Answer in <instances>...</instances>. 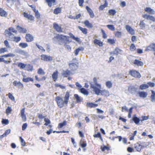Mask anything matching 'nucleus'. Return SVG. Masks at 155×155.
I'll list each match as a JSON object with an SVG mask.
<instances>
[{"label":"nucleus","mask_w":155,"mask_h":155,"mask_svg":"<svg viewBox=\"0 0 155 155\" xmlns=\"http://www.w3.org/2000/svg\"><path fill=\"white\" fill-rule=\"evenodd\" d=\"M70 97V93L68 91H67L64 97V100L63 98L60 96H58L55 97V101L58 107L61 108L68 104Z\"/></svg>","instance_id":"obj_1"},{"label":"nucleus","mask_w":155,"mask_h":155,"mask_svg":"<svg viewBox=\"0 0 155 155\" xmlns=\"http://www.w3.org/2000/svg\"><path fill=\"white\" fill-rule=\"evenodd\" d=\"M59 41V44L61 45L62 43H64V46L68 51H70L71 48L70 46L67 45V43H69L71 42V41L69 40L70 37L64 35H63L58 34L57 35L54 37Z\"/></svg>","instance_id":"obj_2"},{"label":"nucleus","mask_w":155,"mask_h":155,"mask_svg":"<svg viewBox=\"0 0 155 155\" xmlns=\"http://www.w3.org/2000/svg\"><path fill=\"white\" fill-rule=\"evenodd\" d=\"M91 87L93 89L95 94L97 95H99L100 93L102 95L105 97H108L110 95L109 92L107 90H100V88H97L93 84H91Z\"/></svg>","instance_id":"obj_3"},{"label":"nucleus","mask_w":155,"mask_h":155,"mask_svg":"<svg viewBox=\"0 0 155 155\" xmlns=\"http://www.w3.org/2000/svg\"><path fill=\"white\" fill-rule=\"evenodd\" d=\"M79 63L76 58L72 59L71 63L68 64L69 68L72 72L76 70L78 67Z\"/></svg>","instance_id":"obj_4"},{"label":"nucleus","mask_w":155,"mask_h":155,"mask_svg":"<svg viewBox=\"0 0 155 155\" xmlns=\"http://www.w3.org/2000/svg\"><path fill=\"white\" fill-rule=\"evenodd\" d=\"M15 56V54L12 53H8L1 55L0 57V62H3L6 64H10L12 62V61L6 60H5L4 58L8 57H14Z\"/></svg>","instance_id":"obj_5"},{"label":"nucleus","mask_w":155,"mask_h":155,"mask_svg":"<svg viewBox=\"0 0 155 155\" xmlns=\"http://www.w3.org/2000/svg\"><path fill=\"white\" fill-rule=\"evenodd\" d=\"M129 74L132 77L136 78H140L141 77L140 73L135 70H130L129 71Z\"/></svg>","instance_id":"obj_6"},{"label":"nucleus","mask_w":155,"mask_h":155,"mask_svg":"<svg viewBox=\"0 0 155 155\" xmlns=\"http://www.w3.org/2000/svg\"><path fill=\"white\" fill-rule=\"evenodd\" d=\"M41 60L45 61H51L53 60V58L51 56L45 54L41 55Z\"/></svg>","instance_id":"obj_7"},{"label":"nucleus","mask_w":155,"mask_h":155,"mask_svg":"<svg viewBox=\"0 0 155 155\" xmlns=\"http://www.w3.org/2000/svg\"><path fill=\"white\" fill-rule=\"evenodd\" d=\"M144 147L142 143L140 142H137L134 145V148L137 151L140 152L141 149Z\"/></svg>","instance_id":"obj_8"},{"label":"nucleus","mask_w":155,"mask_h":155,"mask_svg":"<svg viewBox=\"0 0 155 155\" xmlns=\"http://www.w3.org/2000/svg\"><path fill=\"white\" fill-rule=\"evenodd\" d=\"M53 27L58 32H63L62 28L56 23L55 22L53 24Z\"/></svg>","instance_id":"obj_9"},{"label":"nucleus","mask_w":155,"mask_h":155,"mask_svg":"<svg viewBox=\"0 0 155 155\" xmlns=\"http://www.w3.org/2000/svg\"><path fill=\"white\" fill-rule=\"evenodd\" d=\"M73 73L70 71L68 70H66V71H64L62 73V75L64 78H67L69 77L71 75H72Z\"/></svg>","instance_id":"obj_10"},{"label":"nucleus","mask_w":155,"mask_h":155,"mask_svg":"<svg viewBox=\"0 0 155 155\" xmlns=\"http://www.w3.org/2000/svg\"><path fill=\"white\" fill-rule=\"evenodd\" d=\"M23 15L25 18H27L29 20L33 21L34 20V17L32 15L28 14V13L25 12L23 13Z\"/></svg>","instance_id":"obj_11"},{"label":"nucleus","mask_w":155,"mask_h":155,"mask_svg":"<svg viewBox=\"0 0 155 155\" xmlns=\"http://www.w3.org/2000/svg\"><path fill=\"white\" fill-rule=\"evenodd\" d=\"M26 41L27 42H30L34 40L33 36L30 34H27L25 36Z\"/></svg>","instance_id":"obj_12"},{"label":"nucleus","mask_w":155,"mask_h":155,"mask_svg":"<svg viewBox=\"0 0 155 155\" xmlns=\"http://www.w3.org/2000/svg\"><path fill=\"white\" fill-rule=\"evenodd\" d=\"M13 84L14 86L19 89L22 88L23 87V84L20 81L17 82L16 81H15L13 82Z\"/></svg>","instance_id":"obj_13"},{"label":"nucleus","mask_w":155,"mask_h":155,"mask_svg":"<svg viewBox=\"0 0 155 155\" xmlns=\"http://www.w3.org/2000/svg\"><path fill=\"white\" fill-rule=\"evenodd\" d=\"M125 28L126 30L131 35H134V30L129 25H126Z\"/></svg>","instance_id":"obj_14"},{"label":"nucleus","mask_w":155,"mask_h":155,"mask_svg":"<svg viewBox=\"0 0 155 155\" xmlns=\"http://www.w3.org/2000/svg\"><path fill=\"white\" fill-rule=\"evenodd\" d=\"M58 72L57 70L55 71L52 74V78L54 81L55 82L58 78Z\"/></svg>","instance_id":"obj_15"},{"label":"nucleus","mask_w":155,"mask_h":155,"mask_svg":"<svg viewBox=\"0 0 155 155\" xmlns=\"http://www.w3.org/2000/svg\"><path fill=\"white\" fill-rule=\"evenodd\" d=\"M86 9L88 13L90 18H93L94 17V15L93 11L88 6H86Z\"/></svg>","instance_id":"obj_16"},{"label":"nucleus","mask_w":155,"mask_h":155,"mask_svg":"<svg viewBox=\"0 0 155 155\" xmlns=\"http://www.w3.org/2000/svg\"><path fill=\"white\" fill-rule=\"evenodd\" d=\"M16 28L19 32L20 33H25L27 32V30L26 29L20 27L19 25H17L16 27Z\"/></svg>","instance_id":"obj_17"},{"label":"nucleus","mask_w":155,"mask_h":155,"mask_svg":"<svg viewBox=\"0 0 155 155\" xmlns=\"http://www.w3.org/2000/svg\"><path fill=\"white\" fill-rule=\"evenodd\" d=\"M74 97L76 99V102L77 103H80L83 100V98L82 97H79L77 94H74Z\"/></svg>","instance_id":"obj_18"},{"label":"nucleus","mask_w":155,"mask_h":155,"mask_svg":"<svg viewBox=\"0 0 155 155\" xmlns=\"http://www.w3.org/2000/svg\"><path fill=\"white\" fill-rule=\"evenodd\" d=\"M7 15V12L2 8L0 7V16L1 17H6Z\"/></svg>","instance_id":"obj_19"},{"label":"nucleus","mask_w":155,"mask_h":155,"mask_svg":"<svg viewBox=\"0 0 155 155\" xmlns=\"http://www.w3.org/2000/svg\"><path fill=\"white\" fill-rule=\"evenodd\" d=\"M122 51L118 48H116L115 49L114 51L113 52H111L110 54H113L117 55L119 54H121Z\"/></svg>","instance_id":"obj_20"},{"label":"nucleus","mask_w":155,"mask_h":155,"mask_svg":"<svg viewBox=\"0 0 155 155\" xmlns=\"http://www.w3.org/2000/svg\"><path fill=\"white\" fill-rule=\"evenodd\" d=\"M25 108H23L21 110V118L24 121H25L26 120V115L25 114Z\"/></svg>","instance_id":"obj_21"},{"label":"nucleus","mask_w":155,"mask_h":155,"mask_svg":"<svg viewBox=\"0 0 155 155\" xmlns=\"http://www.w3.org/2000/svg\"><path fill=\"white\" fill-rule=\"evenodd\" d=\"M93 42L95 45H97L100 47H102L103 45L102 42L97 39H95L94 40Z\"/></svg>","instance_id":"obj_22"},{"label":"nucleus","mask_w":155,"mask_h":155,"mask_svg":"<svg viewBox=\"0 0 155 155\" xmlns=\"http://www.w3.org/2000/svg\"><path fill=\"white\" fill-rule=\"evenodd\" d=\"M134 64L137 66H142L143 65V62L139 60L135 59L134 61Z\"/></svg>","instance_id":"obj_23"},{"label":"nucleus","mask_w":155,"mask_h":155,"mask_svg":"<svg viewBox=\"0 0 155 155\" xmlns=\"http://www.w3.org/2000/svg\"><path fill=\"white\" fill-rule=\"evenodd\" d=\"M46 2L48 4L49 7H51L53 5L55 4V0H45Z\"/></svg>","instance_id":"obj_24"},{"label":"nucleus","mask_w":155,"mask_h":155,"mask_svg":"<svg viewBox=\"0 0 155 155\" xmlns=\"http://www.w3.org/2000/svg\"><path fill=\"white\" fill-rule=\"evenodd\" d=\"M107 5L108 3L107 1L106 0L104 1V3L103 5H101L99 6V10L102 11L105 8L107 7Z\"/></svg>","instance_id":"obj_25"},{"label":"nucleus","mask_w":155,"mask_h":155,"mask_svg":"<svg viewBox=\"0 0 155 155\" xmlns=\"http://www.w3.org/2000/svg\"><path fill=\"white\" fill-rule=\"evenodd\" d=\"M34 81L33 78L31 77H27L26 78H23L22 79V81L25 83H27L29 81L33 82Z\"/></svg>","instance_id":"obj_26"},{"label":"nucleus","mask_w":155,"mask_h":155,"mask_svg":"<svg viewBox=\"0 0 155 155\" xmlns=\"http://www.w3.org/2000/svg\"><path fill=\"white\" fill-rule=\"evenodd\" d=\"M84 24L88 28H92L93 27L92 24L90 23L87 20H86L84 22Z\"/></svg>","instance_id":"obj_27"},{"label":"nucleus","mask_w":155,"mask_h":155,"mask_svg":"<svg viewBox=\"0 0 155 155\" xmlns=\"http://www.w3.org/2000/svg\"><path fill=\"white\" fill-rule=\"evenodd\" d=\"M138 94L140 97L143 98L146 97L147 95V93L144 91L139 92Z\"/></svg>","instance_id":"obj_28"},{"label":"nucleus","mask_w":155,"mask_h":155,"mask_svg":"<svg viewBox=\"0 0 155 155\" xmlns=\"http://www.w3.org/2000/svg\"><path fill=\"white\" fill-rule=\"evenodd\" d=\"M12 39H12H9V40H11V41H14L16 43L18 42L21 40V38L19 36H15L13 38V39Z\"/></svg>","instance_id":"obj_29"},{"label":"nucleus","mask_w":155,"mask_h":155,"mask_svg":"<svg viewBox=\"0 0 155 155\" xmlns=\"http://www.w3.org/2000/svg\"><path fill=\"white\" fill-rule=\"evenodd\" d=\"M144 10L145 12L151 14H154L155 13L154 11L150 7H147Z\"/></svg>","instance_id":"obj_30"},{"label":"nucleus","mask_w":155,"mask_h":155,"mask_svg":"<svg viewBox=\"0 0 155 155\" xmlns=\"http://www.w3.org/2000/svg\"><path fill=\"white\" fill-rule=\"evenodd\" d=\"M98 104H94L93 103H87V106L91 108L93 107H96L98 106Z\"/></svg>","instance_id":"obj_31"},{"label":"nucleus","mask_w":155,"mask_h":155,"mask_svg":"<svg viewBox=\"0 0 155 155\" xmlns=\"http://www.w3.org/2000/svg\"><path fill=\"white\" fill-rule=\"evenodd\" d=\"M79 91L81 93L84 95H87L89 93L88 91L84 88H81Z\"/></svg>","instance_id":"obj_32"},{"label":"nucleus","mask_w":155,"mask_h":155,"mask_svg":"<svg viewBox=\"0 0 155 155\" xmlns=\"http://www.w3.org/2000/svg\"><path fill=\"white\" fill-rule=\"evenodd\" d=\"M149 50L155 51V44L152 43L148 47Z\"/></svg>","instance_id":"obj_33"},{"label":"nucleus","mask_w":155,"mask_h":155,"mask_svg":"<svg viewBox=\"0 0 155 155\" xmlns=\"http://www.w3.org/2000/svg\"><path fill=\"white\" fill-rule=\"evenodd\" d=\"M78 28L82 31L84 34L86 35L87 33V30L86 28H83L80 26L78 27Z\"/></svg>","instance_id":"obj_34"},{"label":"nucleus","mask_w":155,"mask_h":155,"mask_svg":"<svg viewBox=\"0 0 155 155\" xmlns=\"http://www.w3.org/2000/svg\"><path fill=\"white\" fill-rule=\"evenodd\" d=\"M132 120L136 124H138L140 121L139 118L136 117H133Z\"/></svg>","instance_id":"obj_35"},{"label":"nucleus","mask_w":155,"mask_h":155,"mask_svg":"<svg viewBox=\"0 0 155 155\" xmlns=\"http://www.w3.org/2000/svg\"><path fill=\"white\" fill-rule=\"evenodd\" d=\"M93 81L95 85L97 87V88H101V85L97 83V79L96 78L94 77L93 78Z\"/></svg>","instance_id":"obj_36"},{"label":"nucleus","mask_w":155,"mask_h":155,"mask_svg":"<svg viewBox=\"0 0 155 155\" xmlns=\"http://www.w3.org/2000/svg\"><path fill=\"white\" fill-rule=\"evenodd\" d=\"M68 35L70 36V38L71 37L73 39L75 40L77 42H79V38L78 37H75L74 35L71 33H69L68 34Z\"/></svg>","instance_id":"obj_37"},{"label":"nucleus","mask_w":155,"mask_h":155,"mask_svg":"<svg viewBox=\"0 0 155 155\" xmlns=\"http://www.w3.org/2000/svg\"><path fill=\"white\" fill-rule=\"evenodd\" d=\"M61 8H55L54 11V13L55 14H58L61 13Z\"/></svg>","instance_id":"obj_38"},{"label":"nucleus","mask_w":155,"mask_h":155,"mask_svg":"<svg viewBox=\"0 0 155 155\" xmlns=\"http://www.w3.org/2000/svg\"><path fill=\"white\" fill-rule=\"evenodd\" d=\"M93 137L95 138H99L101 141H103V138L101 137L100 132H98L97 134H95L93 135Z\"/></svg>","instance_id":"obj_39"},{"label":"nucleus","mask_w":155,"mask_h":155,"mask_svg":"<svg viewBox=\"0 0 155 155\" xmlns=\"http://www.w3.org/2000/svg\"><path fill=\"white\" fill-rule=\"evenodd\" d=\"M66 124L67 122L65 120H64L62 123H59L58 124V129L61 128L64 126L66 125Z\"/></svg>","instance_id":"obj_40"},{"label":"nucleus","mask_w":155,"mask_h":155,"mask_svg":"<svg viewBox=\"0 0 155 155\" xmlns=\"http://www.w3.org/2000/svg\"><path fill=\"white\" fill-rule=\"evenodd\" d=\"M19 53L21 55L25 56H28V53L27 52L23 50H21L19 51Z\"/></svg>","instance_id":"obj_41"},{"label":"nucleus","mask_w":155,"mask_h":155,"mask_svg":"<svg viewBox=\"0 0 155 155\" xmlns=\"http://www.w3.org/2000/svg\"><path fill=\"white\" fill-rule=\"evenodd\" d=\"M35 80L38 81H45L46 79V77L45 76H43L41 79H39L37 75H36L35 76Z\"/></svg>","instance_id":"obj_42"},{"label":"nucleus","mask_w":155,"mask_h":155,"mask_svg":"<svg viewBox=\"0 0 155 155\" xmlns=\"http://www.w3.org/2000/svg\"><path fill=\"white\" fill-rule=\"evenodd\" d=\"M106 86L108 88H111L112 86V83L110 81H108L106 82Z\"/></svg>","instance_id":"obj_43"},{"label":"nucleus","mask_w":155,"mask_h":155,"mask_svg":"<svg viewBox=\"0 0 155 155\" xmlns=\"http://www.w3.org/2000/svg\"><path fill=\"white\" fill-rule=\"evenodd\" d=\"M26 64L21 62H19L18 64V66L21 69L24 68L26 67Z\"/></svg>","instance_id":"obj_44"},{"label":"nucleus","mask_w":155,"mask_h":155,"mask_svg":"<svg viewBox=\"0 0 155 155\" xmlns=\"http://www.w3.org/2000/svg\"><path fill=\"white\" fill-rule=\"evenodd\" d=\"M37 73L39 75H43L45 74V72L41 68H39L37 71Z\"/></svg>","instance_id":"obj_45"},{"label":"nucleus","mask_w":155,"mask_h":155,"mask_svg":"<svg viewBox=\"0 0 155 155\" xmlns=\"http://www.w3.org/2000/svg\"><path fill=\"white\" fill-rule=\"evenodd\" d=\"M19 46L22 48H25L28 46V45L26 43H20Z\"/></svg>","instance_id":"obj_46"},{"label":"nucleus","mask_w":155,"mask_h":155,"mask_svg":"<svg viewBox=\"0 0 155 155\" xmlns=\"http://www.w3.org/2000/svg\"><path fill=\"white\" fill-rule=\"evenodd\" d=\"M149 87V86L147 84H143L140 86V88L141 90L145 89Z\"/></svg>","instance_id":"obj_47"},{"label":"nucleus","mask_w":155,"mask_h":155,"mask_svg":"<svg viewBox=\"0 0 155 155\" xmlns=\"http://www.w3.org/2000/svg\"><path fill=\"white\" fill-rule=\"evenodd\" d=\"M83 50L84 48L82 47L76 49L74 51V53L75 55H77L80 51H83Z\"/></svg>","instance_id":"obj_48"},{"label":"nucleus","mask_w":155,"mask_h":155,"mask_svg":"<svg viewBox=\"0 0 155 155\" xmlns=\"http://www.w3.org/2000/svg\"><path fill=\"white\" fill-rule=\"evenodd\" d=\"M5 32L6 35H8V36L9 37V39H11L10 38V36H11L12 35H14L13 34L11 33V32L8 29L5 30Z\"/></svg>","instance_id":"obj_49"},{"label":"nucleus","mask_w":155,"mask_h":155,"mask_svg":"<svg viewBox=\"0 0 155 155\" xmlns=\"http://www.w3.org/2000/svg\"><path fill=\"white\" fill-rule=\"evenodd\" d=\"M152 94L151 96V101L152 102L155 101V92L153 91H152Z\"/></svg>","instance_id":"obj_50"},{"label":"nucleus","mask_w":155,"mask_h":155,"mask_svg":"<svg viewBox=\"0 0 155 155\" xmlns=\"http://www.w3.org/2000/svg\"><path fill=\"white\" fill-rule=\"evenodd\" d=\"M8 52V50L6 48H0V54H2Z\"/></svg>","instance_id":"obj_51"},{"label":"nucleus","mask_w":155,"mask_h":155,"mask_svg":"<svg viewBox=\"0 0 155 155\" xmlns=\"http://www.w3.org/2000/svg\"><path fill=\"white\" fill-rule=\"evenodd\" d=\"M133 109V107H131L128 110V117L129 118H130L131 116V114L132 112V110Z\"/></svg>","instance_id":"obj_52"},{"label":"nucleus","mask_w":155,"mask_h":155,"mask_svg":"<svg viewBox=\"0 0 155 155\" xmlns=\"http://www.w3.org/2000/svg\"><path fill=\"white\" fill-rule=\"evenodd\" d=\"M115 35L117 37L120 38L121 37L122 35V32H121L117 31L114 33Z\"/></svg>","instance_id":"obj_53"},{"label":"nucleus","mask_w":155,"mask_h":155,"mask_svg":"<svg viewBox=\"0 0 155 155\" xmlns=\"http://www.w3.org/2000/svg\"><path fill=\"white\" fill-rule=\"evenodd\" d=\"M12 110L11 107L8 106L6 110V113L7 115H8L11 113Z\"/></svg>","instance_id":"obj_54"},{"label":"nucleus","mask_w":155,"mask_h":155,"mask_svg":"<svg viewBox=\"0 0 155 155\" xmlns=\"http://www.w3.org/2000/svg\"><path fill=\"white\" fill-rule=\"evenodd\" d=\"M108 13L110 15H114L116 14V12L114 9H111L109 10Z\"/></svg>","instance_id":"obj_55"},{"label":"nucleus","mask_w":155,"mask_h":155,"mask_svg":"<svg viewBox=\"0 0 155 155\" xmlns=\"http://www.w3.org/2000/svg\"><path fill=\"white\" fill-rule=\"evenodd\" d=\"M44 121L45 122L44 124V125L47 126L48 124H50L51 122L50 120L47 118H45L44 119Z\"/></svg>","instance_id":"obj_56"},{"label":"nucleus","mask_w":155,"mask_h":155,"mask_svg":"<svg viewBox=\"0 0 155 155\" xmlns=\"http://www.w3.org/2000/svg\"><path fill=\"white\" fill-rule=\"evenodd\" d=\"M19 139L21 146H25L26 144V143L24 139L22 138V137H19Z\"/></svg>","instance_id":"obj_57"},{"label":"nucleus","mask_w":155,"mask_h":155,"mask_svg":"<svg viewBox=\"0 0 155 155\" xmlns=\"http://www.w3.org/2000/svg\"><path fill=\"white\" fill-rule=\"evenodd\" d=\"M130 49L131 51H134L136 50V48L134 44H132L131 45L130 48Z\"/></svg>","instance_id":"obj_58"},{"label":"nucleus","mask_w":155,"mask_h":155,"mask_svg":"<svg viewBox=\"0 0 155 155\" xmlns=\"http://www.w3.org/2000/svg\"><path fill=\"white\" fill-rule=\"evenodd\" d=\"M107 27L111 31H114L115 30V27L114 26L111 25H107Z\"/></svg>","instance_id":"obj_59"},{"label":"nucleus","mask_w":155,"mask_h":155,"mask_svg":"<svg viewBox=\"0 0 155 155\" xmlns=\"http://www.w3.org/2000/svg\"><path fill=\"white\" fill-rule=\"evenodd\" d=\"M8 97L11 100L14 101H15V98L14 96L10 93H9L8 94Z\"/></svg>","instance_id":"obj_60"},{"label":"nucleus","mask_w":155,"mask_h":155,"mask_svg":"<svg viewBox=\"0 0 155 155\" xmlns=\"http://www.w3.org/2000/svg\"><path fill=\"white\" fill-rule=\"evenodd\" d=\"M2 124L7 125L9 123V121L8 119H3L2 121Z\"/></svg>","instance_id":"obj_61"},{"label":"nucleus","mask_w":155,"mask_h":155,"mask_svg":"<svg viewBox=\"0 0 155 155\" xmlns=\"http://www.w3.org/2000/svg\"><path fill=\"white\" fill-rule=\"evenodd\" d=\"M34 12L35 13V16L36 18L37 19L40 18V15L38 11L37 10Z\"/></svg>","instance_id":"obj_62"},{"label":"nucleus","mask_w":155,"mask_h":155,"mask_svg":"<svg viewBox=\"0 0 155 155\" xmlns=\"http://www.w3.org/2000/svg\"><path fill=\"white\" fill-rule=\"evenodd\" d=\"M107 42L111 45L114 44L115 42V40L114 39H109L107 40Z\"/></svg>","instance_id":"obj_63"},{"label":"nucleus","mask_w":155,"mask_h":155,"mask_svg":"<svg viewBox=\"0 0 155 155\" xmlns=\"http://www.w3.org/2000/svg\"><path fill=\"white\" fill-rule=\"evenodd\" d=\"M33 70V66L30 64H28L27 70L28 71H32Z\"/></svg>","instance_id":"obj_64"}]
</instances>
